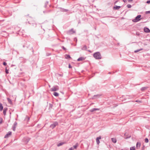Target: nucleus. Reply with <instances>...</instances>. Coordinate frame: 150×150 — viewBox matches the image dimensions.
Instances as JSON below:
<instances>
[{
	"mask_svg": "<svg viewBox=\"0 0 150 150\" xmlns=\"http://www.w3.org/2000/svg\"><path fill=\"white\" fill-rule=\"evenodd\" d=\"M93 57L96 59H101V56L100 53L99 52H97L94 53L93 54Z\"/></svg>",
	"mask_w": 150,
	"mask_h": 150,
	"instance_id": "obj_1",
	"label": "nucleus"
},
{
	"mask_svg": "<svg viewBox=\"0 0 150 150\" xmlns=\"http://www.w3.org/2000/svg\"><path fill=\"white\" fill-rule=\"evenodd\" d=\"M141 15H138L136 17L135 19L133 20L132 21L134 22H137L139 21L140 19V18H141Z\"/></svg>",
	"mask_w": 150,
	"mask_h": 150,
	"instance_id": "obj_2",
	"label": "nucleus"
},
{
	"mask_svg": "<svg viewBox=\"0 0 150 150\" xmlns=\"http://www.w3.org/2000/svg\"><path fill=\"white\" fill-rule=\"evenodd\" d=\"M75 33V31L74 30L73 28H71V30L67 31V33L68 35H71Z\"/></svg>",
	"mask_w": 150,
	"mask_h": 150,
	"instance_id": "obj_3",
	"label": "nucleus"
},
{
	"mask_svg": "<svg viewBox=\"0 0 150 150\" xmlns=\"http://www.w3.org/2000/svg\"><path fill=\"white\" fill-rule=\"evenodd\" d=\"M30 139V138L28 137H25L23 138V141L25 143L27 144L29 141Z\"/></svg>",
	"mask_w": 150,
	"mask_h": 150,
	"instance_id": "obj_4",
	"label": "nucleus"
},
{
	"mask_svg": "<svg viewBox=\"0 0 150 150\" xmlns=\"http://www.w3.org/2000/svg\"><path fill=\"white\" fill-rule=\"evenodd\" d=\"M59 89V87L57 86H55L51 89V91H56L58 90Z\"/></svg>",
	"mask_w": 150,
	"mask_h": 150,
	"instance_id": "obj_5",
	"label": "nucleus"
},
{
	"mask_svg": "<svg viewBox=\"0 0 150 150\" xmlns=\"http://www.w3.org/2000/svg\"><path fill=\"white\" fill-rule=\"evenodd\" d=\"M58 124L57 122H55L50 125V127L52 129L54 128Z\"/></svg>",
	"mask_w": 150,
	"mask_h": 150,
	"instance_id": "obj_6",
	"label": "nucleus"
},
{
	"mask_svg": "<svg viewBox=\"0 0 150 150\" xmlns=\"http://www.w3.org/2000/svg\"><path fill=\"white\" fill-rule=\"evenodd\" d=\"M17 123L16 122H15L13 124V131H15L16 129V126L17 125Z\"/></svg>",
	"mask_w": 150,
	"mask_h": 150,
	"instance_id": "obj_7",
	"label": "nucleus"
},
{
	"mask_svg": "<svg viewBox=\"0 0 150 150\" xmlns=\"http://www.w3.org/2000/svg\"><path fill=\"white\" fill-rule=\"evenodd\" d=\"M144 32L147 33L150 32V30L149 28L146 27H144Z\"/></svg>",
	"mask_w": 150,
	"mask_h": 150,
	"instance_id": "obj_8",
	"label": "nucleus"
},
{
	"mask_svg": "<svg viewBox=\"0 0 150 150\" xmlns=\"http://www.w3.org/2000/svg\"><path fill=\"white\" fill-rule=\"evenodd\" d=\"M101 136H99L98 137H97L96 139V142L97 144H99L100 143V141L99 140L101 139Z\"/></svg>",
	"mask_w": 150,
	"mask_h": 150,
	"instance_id": "obj_9",
	"label": "nucleus"
},
{
	"mask_svg": "<svg viewBox=\"0 0 150 150\" xmlns=\"http://www.w3.org/2000/svg\"><path fill=\"white\" fill-rule=\"evenodd\" d=\"M121 8V6H115L113 7L114 10H118Z\"/></svg>",
	"mask_w": 150,
	"mask_h": 150,
	"instance_id": "obj_10",
	"label": "nucleus"
},
{
	"mask_svg": "<svg viewBox=\"0 0 150 150\" xmlns=\"http://www.w3.org/2000/svg\"><path fill=\"white\" fill-rule=\"evenodd\" d=\"M11 134V132L10 131L8 132L5 136L4 138H7L8 137L9 135H10Z\"/></svg>",
	"mask_w": 150,
	"mask_h": 150,
	"instance_id": "obj_11",
	"label": "nucleus"
},
{
	"mask_svg": "<svg viewBox=\"0 0 150 150\" xmlns=\"http://www.w3.org/2000/svg\"><path fill=\"white\" fill-rule=\"evenodd\" d=\"M141 146V143L139 142H138L137 143L136 147L137 149H139L140 148Z\"/></svg>",
	"mask_w": 150,
	"mask_h": 150,
	"instance_id": "obj_12",
	"label": "nucleus"
},
{
	"mask_svg": "<svg viewBox=\"0 0 150 150\" xmlns=\"http://www.w3.org/2000/svg\"><path fill=\"white\" fill-rule=\"evenodd\" d=\"M99 110V108H93L90 110V111L91 112H92L98 110Z\"/></svg>",
	"mask_w": 150,
	"mask_h": 150,
	"instance_id": "obj_13",
	"label": "nucleus"
},
{
	"mask_svg": "<svg viewBox=\"0 0 150 150\" xmlns=\"http://www.w3.org/2000/svg\"><path fill=\"white\" fill-rule=\"evenodd\" d=\"M60 9H61V11L62 12H67L68 11V9H65L62 8H60Z\"/></svg>",
	"mask_w": 150,
	"mask_h": 150,
	"instance_id": "obj_14",
	"label": "nucleus"
},
{
	"mask_svg": "<svg viewBox=\"0 0 150 150\" xmlns=\"http://www.w3.org/2000/svg\"><path fill=\"white\" fill-rule=\"evenodd\" d=\"M7 108H4V110H3V114L4 115H6V111L7 110Z\"/></svg>",
	"mask_w": 150,
	"mask_h": 150,
	"instance_id": "obj_15",
	"label": "nucleus"
},
{
	"mask_svg": "<svg viewBox=\"0 0 150 150\" xmlns=\"http://www.w3.org/2000/svg\"><path fill=\"white\" fill-rule=\"evenodd\" d=\"M84 59H85L84 58V57H80L79 58L77 59V61H82L83 60H84Z\"/></svg>",
	"mask_w": 150,
	"mask_h": 150,
	"instance_id": "obj_16",
	"label": "nucleus"
},
{
	"mask_svg": "<svg viewBox=\"0 0 150 150\" xmlns=\"http://www.w3.org/2000/svg\"><path fill=\"white\" fill-rule=\"evenodd\" d=\"M100 96V95H99V94H98V95H94L93 96V97L92 98L93 99H95L96 98V97H99Z\"/></svg>",
	"mask_w": 150,
	"mask_h": 150,
	"instance_id": "obj_17",
	"label": "nucleus"
},
{
	"mask_svg": "<svg viewBox=\"0 0 150 150\" xmlns=\"http://www.w3.org/2000/svg\"><path fill=\"white\" fill-rule=\"evenodd\" d=\"M112 141L114 143H116L117 140L115 138H113L111 139Z\"/></svg>",
	"mask_w": 150,
	"mask_h": 150,
	"instance_id": "obj_18",
	"label": "nucleus"
},
{
	"mask_svg": "<svg viewBox=\"0 0 150 150\" xmlns=\"http://www.w3.org/2000/svg\"><path fill=\"white\" fill-rule=\"evenodd\" d=\"M64 142H60L59 144H57V146H60L62 145H63V144H64Z\"/></svg>",
	"mask_w": 150,
	"mask_h": 150,
	"instance_id": "obj_19",
	"label": "nucleus"
},
{
	"mask_svg": "<svg viewBox=\"0 0 150 150\" xmlns=\"http://www.w3.org/2000/svg\"><path fill=\"white\" fill-rule=\"evenodd\" d=\"M87 49V47L86 45H84L83 47L81 49L83 50H86Z\"/></svg>",
	"mask_w": 150,
	"mask_h": 150,
	"instance_id": "obj_20",
	"label": "nucleus"
},
{
	"mask_svg": "<svg viewBox=\"0 0 150 150\" xmlns=\"http://www.w3.org/2000/svg\"><path fill=\"white\" fill-rule=\"evenodd\" d=\"M78 144L77 143H76L75 145H74L73 147L74 148L76 149L77 147L78 146Z\"/></svg>",
	"mask_w": 150,
	"mask_h": 150,
	"instance_id": "obj_21",
	"label": "nucleus"
},
{
	"mask_svg": "<svg viewBox=\"0 0 150 150\" xmlns=\"http://www.w3.org/2000/svg\"><path fill=\"white\" fill-rule=\"evenodd\" d=\"M53 95L55 96H59V94L56 92H54Z\"/></svg>",
	"mask_w": 150,
	"mask_h": 150,
	"instance_id": "obj_22",
	"label": "nucleus"
},
{
	"mask_svg": "<svg viewBox=\"0 0 150 150\" xmlns=\"http://www.w3.org/2000/svg\"><path fill=\"white\" fill-rule=\"evenodd\" d=\"M3 109V107L2 104H1L0 105V111H1Z\"/></svg>",
	"mask_w": 150,
	"mask_h": 150,
	"instance_id": "obj_23",
	"label": "nucleus"
},
{
	"mask_svg": "<svg viewBox=\"0 0 150 150\" xmlns=\"http://www.w3.org/2000/svg\"><path fill=\"white\" fill-rule=\"evenodd\" d=\"M7 99L9 103L11 104L12 103V101L9 98H7Z\"/></svg>",
	"mask_w": 150,
	"mask_h": 150,
	"instance_id": "obj_24",
	"label": "nucleus"
},
{
	"mask_svg": "<svg viewBox=\"0 0 150 150\" xmlns=\"http://www.w3.org/2000/svg\"><path fill=\"white\" fill-rule=\"evenodd\" d=\"M66 58L67 59H69L71 58L69 54H66Z\"/></svg>",
	"mask_w": 150,
	"mask_h": 150,
	"instance_id": "obj_25",
	"label": "nucleus"
},
{
	"mask_svg": "<svg viewBox=\"0 0 150 150\" xmlns=\"http://www.w3.org/2000/svg\"><path fill=\"white\" fill-rule=\"evenodd\" d=\"M142 50V49H139V50H135L134 51V52L135 53H137V52H138L139 51H140L141 50Z\"/></svg>",
	"mask_w": 150,
	"mask_h": 150,
	"instance_id": "obj_26",
	"label": "nucleus"
},
{
	"mask_svg": "<svg viewBox=\"0 0 150 150\" xmlns=\"http://www.w3.org/2000/svg\"><path fill=\"white\" fill-rule=\"evenodd\" d=\"M135 146L132 147L130 148V150H135Z\"/></svg>",
	"mask_w": 150,
	"mask_h": 150,
	"instance_id": "obj_27",
	"label": "nucleus"
},
{
	"mask_svg": "<svg viewBox=\"0 0 150 150\" xmlns=\"http://www.w3.org/2000/svg\"><path fill=\"white\" fill-rule=\"evenodd\" d=\"M148 142H149V140L148 138H146L145 139V142L146 143H147Z\"/></svg>",
	"mask_w": 150,
	"mask_h": 150,
	"instance_id": "obj_28",
	"label": "nucleus"
},
{
	"mask_svg": "<svg viewBox=\"0 0 150 150\" xmlns=\"http://www.w3.org/2000/svg\"><path fill=\"white\" fill-rule=\"evenodd\" d=\"M48 2L47 1L45 2V8H46L47 5H48Z\"/></svg>",
	"mask_w": 150,
	"mask_h": 150,
	"instance_id": "obj_29",
	"label": "nucleus"
},
{
	"mask_svg": "<svg viewBox=\"0 0 150 150\" xmlns=\"http://www.w3.org/2000/svg\"><path fill=\"white\" fill-rule=\"evenodd\" d=\"M61 48L64 51H66L67 50V49L63 46H61Z\"/></svg>",
	"mask_w": 150,
	"mask_h": 150,
	"instance_id": "obj_30",
	"label": "nucleus"
},
{
	"mask_svg": "<svg viewBox=\"0 0 150 150\" xmlns=\"http://www.w3.org/2000/svg\"><path fill=\"white\" fill-rule=\"evenodd\" d=\"M127 7L128 8H130L132 6L130 4H128L127 6Z\"/></svg>",
	"mask_w": 150,
	"mask_h": 150,
	"instance_id": "obj_31",
	"label": "nucleus"
},
{
	"mask_svg": "<svg viewBox=\"0 0 150 150\" xmlns=\"http://www.w3.org/2000/svg\"><path fill=\"white\" fill-rule=\"evenodd\" d=\"M49 108H52L53 106V105L51 104V103H50L49 104Z\"/></svg>",
	"mask_w": 150,
	"mask_h": 150,
	"instance_id": "obj_32",
	"label": "nucleus"
},
{
	"mask_svg": "<svg viewBox=\"0 0 150 150\" xmlns=\"http://www.w3.org/2000/svg\"><path fill=\"white\" fill-rule=\"evenodd\" d=\"M3 121V119L1 117L0 118V124L2 123Z\"/></svg>",
	"mask_w": 150,
	"mask_h": 150,
	"instance_id": "obj_33",
	"label": "nucleus"
},
{
	"mask_svg": "<svg viewBox=\"0 0 150 150\" xmlns=\"http://www.w3.org/2000/svg\"><path fill=\"white\" fill-rule=\"evenodd\" d=\"M5 72L6 74H8L9 73L8 70L6 68L5 69Z\"/></svg>",
	"mask_w": 150,
	"mask_h": 150,
	"instance_id": "obj_34",
	"label": "nucleus"
},
{
	"mask_svg": "<svg viewBox=\"0 0 150 150\" xmlns=\"http://www.w3.org/2000/svg\"><path fill=\"white\" fill-rule=\"evenodd\" d=\"M127 98H133V96H127Z\"/></svg>",
	"mask_w": 150,
	"mask_h": 150,
	"instance_id": "obj_35",
	"label": "nucleus"
},
{
	"mask_svg": "<svg viewBox=\"0 0 150 150\" xmlns=\"http://www.w3.org/2000/svg\"><path fill=\"white\" fill-rule=\"evenodd\" d=\"M146 88L145 87H142L141 88V90L142 91H144V90H145V89H146Z\"/></svg>",
	"mask_w": 150,
	"mask_h": 150,
	"instance_id": "obj_36",
	"label": "nucleus"
},
{
	"mask_svg": "<svg viewBox=\"0 0 150 150\" xmlns=\"http://www.w3.org/2000/svg\"><path fill=\"white\" fill-rule=\"evenodd\" d=\"M3 65L4 66H6L7 65V63L5 62H4L3 63Z\"/></svg>",
	"mask_w": 150,
	"mask_h": 150,
	"instance_id": "obj_37",
	"label": "nucleus"
},
{
	"mask_svg": "<svg viewBox=\"0 0 150 150\" xmlns=\"http://www.w3.org/2000/svg\"><path fill=\"white\" fill-rule=\"evenodd\" d=\"M148 13H150V11H146V14H147Z\"/></svg>",
	"mask_w": 150,
	"mask_h": 150,
	"instance_id": "obj_38",
	"label": "nucleus"
},
{
	"mask_svg": "<svg viewBox=\"0 0 150 150\" xmlns=\"http://www.w3.org/2000/svg\"><path fill=\"white\" fill-rule=\"evenodd\" d=\"M146 3L147 4H149L150 3V0H148L146 2Z\"/></svg>",
	"mask_w": 150,
	"mask_h": 150,
	"instance_id": "obj_39",
	"label": "nucleus"
},
{
	"mask_svg": "<svg viewBox=\"0 0 150 150\" xmlns=\"http://www.w3.org/2000/svg\"><path fill=\"white\" fill-rule=\"evenodd\" d=\"M69 68H71L72 67L70 65V64H69Z\"/></svg>",
	"mask_w": 150,
	"mask_h": 150,
	"instance_id": "obj_40",
	"label": "nucleus"
},
{
	"mask_svg": "<svg viewBox=\"0 0 150 150\" xmlns=\"http://www.w3.org/2000/svg\"><path fill=\"white\" fill-rule=\"evenodd\" d=\"M73 149L72 147H71L69 149V150H72Z\"/></svg>",
	"mask_w": 150,
	"mask_h": 150,
	"instance_id": "obj_41",
	"label": "nucleus"
},
{
	"mask_svg": "<svg viewBox=\"0 0 150 150\" xmlns=\"http://www.w3.org/2000/svg\"><path fill=\"white\" fill-rule=\"evenodd\" d=\"M140 100H136L135 101V102H140Z\"/></svg>",
	"mask_w": 150,
	"mask_h": 150,
	"instance_id": "obj_42",
	"label": "nucleus"
},
{
	"mask_svg": "<svg viewBox=\"0 0 150 150\" xmlns=\"http://www.w3.org/2000/svg\"><path fill=\"white\" fill-rule=\"evenodd\" d=\"M124 2H126L127 1L126 0H123Z\"/></svg>",
	"mask_w": 150,
	"mask_h": 150,
	"instance_id": "obj_43",
	"label": "nucleus"
},
{
	"mask_svg": "<svg viewBox=\"0 0 150 150\" xmlns=\"http://www.w3.org/2000/svg\"><path fill=\"white\" fill-rule=\"evenodd\" d=\"M133 1V0H128V1L129 2H130V1Z\"/></svg>",
	"mask_w": 150,
	"mask_h": 150,
	"instance_id": "obj_44",
	"label": "nucleus"
},
{
	"mask_svg": "<svg viewBox=\"0 0 150 150\" xmlns=\"http://www.w3.org/2000/svg\"><path fill=\"white\" fill-rule=\"evenodd\" d=\"M33 26H35V27L36 26V24H34V25H33Z\"/></svg>",
	"mask_w": 150,
	"mask_h": 150,
	"instance_id": "obj_45",
	"label": "nucleus"
},
{
	"mask_svg": "<svg viewBox=\"0 0 150 150\" xmlns=\"http://www.w3.org/2000/svg\"><path fill=\"white\" fill-rule=\"evenodd\" d=\"M87 51H88V52H91V50H88Z\"/></svg>",
	"mask_w": 150,
	"mask_h": 150,
	"instance_id": "obj_46",
	"label": "nucleus"
},
{
	"mask_svg": "<svg viewBox=\"0 0 150 150\" xmlns=\"http://www.w3.org/2000/svg\"><path fill=\"white\" fill-rule=\"evenodd\" d=\"M117 2V1H116V2H115V3H116Z\"/></svg>",
	"mask_w": 150,
	"mask_h": 150,
	"instance_id": "obj_47",
	"label": "nucleus"
},
{
	"mask_svg": "<svg viewBox=\"0 0 150 150\" xmlns=\"http://www.w3.org/2000/svg\"><path fill=\"white\" fill-rule=\"evenodd\" d=\"M40 150H43V149H41Z\"/></svg>",
	"mask_w": 150,
	"mask_h": 150,
	"instance_id": "obj_48",
	"label": "nucleus"
},
{
	"mask_svg": "<svg viewBox=\"0 0 150 150\" xmlns=\"http://www.w3.org/2000/svg\"><path fill=\"white\" fill-rule=\"evenodd\" d=\"M24 46H25L24 45H23V47H24Z\"/></svg>",
	"mask_w": 150,
	"mask_h": 150,
	"instance_id": "obj_49",
	"label": "nucleus"
},
{
	"mask_svg": "<svg viewBox=\"0 0 150 150\" xmlns=\"http://www.w3.org/2000/svg\"><path fill=\"white\" fill-rule=\"evenodd\" d=\"M29 118H28V120H29Z\"/></svg>",
	"mask_w": 150,
	"mask_h": 150,
	"instance_id": "obj_50",
	"label": "nucleus"
},
{
	"mask_svg": "<svg viewBox=\"0 0 150 150\" xmlns=\"http://www.w3.org/2000/svg\"><path fill=\"white\" fill-rule=\"evenodd\" d=\"M1 104V103H0V105Z\"/></svg>",
	"mask_w": 150,
	"mask_h": 150,
	"instance_id": "obj_51",
	"label": "nucleus"
}]
</instances>
